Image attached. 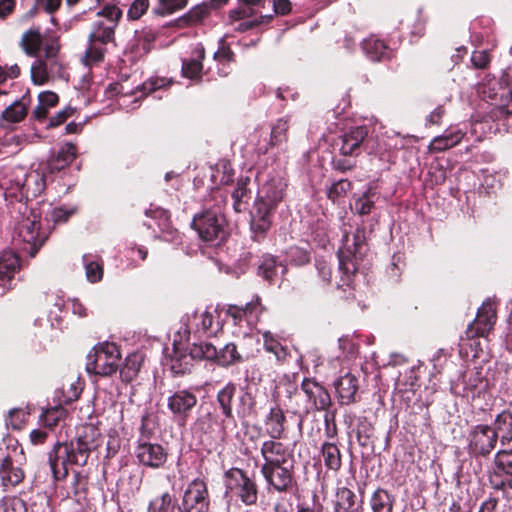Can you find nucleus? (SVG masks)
Segmentation results:
<instances>
[{
	"label": "nucleus",
	"instance_id": "obj_1",
	"mask_svg": "<svg viewBox=\"0 0 512 512\" xmlns=\"http://www.w3.org/2000/svg\"><path fill=\"white\" fill-rule=\"evenodd\" d=\"M0 189L3 190L7 211L16 223L13 242L34 258L48 239V233L41 228V215L28 207L21 179L5 176L0 181Z\"/></svg>",
	"mask_w": 512,
	"mask_h": 512
},
{
	"label": "nucleus",
	"instance_id": "obj_2",
	"mask_svg": "<svg viewBox=\"0 0 512 512\" xmlns=\"http://www.w3.org/2000/svg\"><path fill=\"white\" fill-rule=\"evenodd\" d=\"M260 453V472L267 486L277 493H289L297 485L294 450L281 441L266 440Z\"/></svg>",
	"mask_w": 512,
	"mask_h": 512
},
{
	"label": "nucleus",
	"instance_id": "obj_3",
	"mask_svg": "<svg viewBox=\"0 0 512 512\" xmlns=\"http://www.w3.org/2000/svg\"><path fill=\"white\" fill-rule=\"evenodd\" d=\"M84 433L69 442H56L48 453V463L55 480L68 476V467L84 466L92 450L96 448L95 435L98 429L92 425L83 428Z\"/></svg>",
	"mask_w": 512,
	"mask_h": 512
},
{
	"label": "nucleus",
	"instance_id": "obj_4",
	"mask_svg": "<svg viewBox=\"0 0 512 512\" xmlns=\"http://www.w3.org/2000/svg\"><path fill=\"white\" fill-rule=\"evenodd\" d=\"M368 251L366 228L359 226L353 233L352 245H347L338 251L340 278L337 282V290L342 291L344 300L355 298L354 278L359 270V263Z\"/></svg>",
	"mask_w": 512,
	"mask_h": 512
},
{
	"label": "nucleus",
	"instance_id": "obj_5",
	"mask_svg": "<svg viewBox=\"0 0 512 512\" xmlns=\"http://www.w3.org/2000/svg\"><path fill=\"white\" fill-rule=\"evenodd\" d=\"M369 128L365 125L351 127L333 139L331 143V167L345 173L357 165L356 158L368 150Z\"/></svg>",
	"mask_w": 512,
	"mask_h": 512
},
{
	"label": "nucleus",
	"instance_id": "obj_6",
	"mask_svg": "<svg viewBox=\"0 0 512 512\" xmlns=\"http://www.w3.org/2000/svg\"><path fill=\"white\" fill-rule=\"evenodd\" d=\"M211 201L215 202L213 206L196 214L191 226L202 241L220 243L227 237L226 219L222 212V208L227 203V195L220 188L212 189L209 198L206 199V204Z\"/></svg>",
	"mask_w": 512,
	"mask_h": 512
},
{
	"label": "nucleus",
	"instance_id": "obj_7",
	"mask_svg": "<svg viewBox=\"0 0 512 512\" xmlns=\"http://www.w3.org/2000/svg\"><path fill=\"white\" fill-rule=\"evenodd\" d=\"M235 403L236 414L240 418L249 416L255 406V400L250 392H238L237 384L229 381L221 389H219L216 394V404L221 414L224 416V419H222L220 422V434L222 440H224L228 435L227 428L229 424L233 422L234 426H236L235 415L233 411V406Z\"/></svg>",
	"mask_w": 512,
	"mask_h": 512
},
{
	"label": "nucleus",
	"instance_id": "obj_8",
	"mask_svg": "<svg viewBox=\"0 0 512 512\" xmlns=\"http://www.w3.org/2000/svg\"><path fill=\"white\" fill-rule=\"evenodd\" d=\"M226 494H230L245 506H254L259 498V485L255 476L247 471L232 467L224 473Z\"/></svg>",
	"mask_w": 512,
	"mask_h": 512
},
{
	"label": "nucleus",
	"instance_id": "obj_9",
	"mask_svg": "<svg viewBox=\"0 0 512 512\" xmlns=\"http://www.w3.org/2000/svg\"><path fill=\"white\" fill-rule=\"evenodd\" d=\"M120 359L118 345L112 342L99 343L87 355L86 371L101 377H111L118 372Z\"/></svg>",
	"mask_w": 512,
	"mask_h": 512
},
{
	"label": "nucleus",
	"instance_id": "obj_10",
	"mask_svg": "<svg viewBox=\"0 0 512 512\" xmlns=\"http://www.w3.org/2000/svg\"><path fill=\"white\" fill-rule=\"evenodd\" d=\"M179 504L181 512H210L211 499L207 481L197 477L189 482Z\"/></svg>",
	"mask_w": 512,
	"mask_h": 512
},
{
	"label": "nucleus",
	"instance_id": "obj_11",
	"mask_svg": "<svg viewBox=\"0 0 512 512\" xmlns=\"http://www.w3.org/2000/svg\"><path fill=\"white\" fill-rule=\"evenodd\" d=\"M66 65L60 59H36L31 66L33 84L41 86L55 80L69 81Z\"/></svg>",
	"mask_w": 512,
	"mask_h": 512
},
{
	"label": "nucleus",
	"instance_id": "obj_12",
	"mask_svg": "<svg viewBox=\"0 0 512 512\" xmlns=\"http://www.w3.org/2000/svg\"><path fill=\"white\" fill-rule=\"evenodd\" d=\"M498 437L489 425L478 424L468 434V453L475 458L487 457L496 448Z\"/></svg>",
	"mask_w": 512,
	"mask_h": 512
},
{
	"label": "nucleus",
	"instance_id": "obj_13",
	"mask_svg": "<svg viewBox=\"0 0 512 512\" xmlns=\"http://www.w3.org/2000/svg\"><path fill=\"white\" fill-rule=\"evenodd\" d=\"M497 318L496 303L490 299L484 301L478 308L474 321L468 325L465 331L466 338H486L494 329Z\"/></svg>",
	"mask_w": 512,
	"mask_h": 512
},
{
	"label": "nucleus",
	"instance_id": "obj_14",
	"mask_svg": "<svg viewBox=\"0 0 512 512\" xmlns=\"http://www.w3.org/2000/svg\"><path fill=\"white\" fill-rule=\"evenodd\" d=\"M135 455L141 465L152 469L162 468L168 459V451L165 447L145 439H138Z\"/></svg>",
	"mask_w": 512,
	"mask_h": 512
},
{
	"label": "nucleus",
	"instance_id": "obj_15",
	"mask_svg": "<svg viewBox=\"0 0 512 512\" xmlns=\"http://www.w3.org/2000/svg\"><path fill=\"white\" fill-rule=\"evenodd\" d=\"M197 403L198 398L190 389L177 390L167 399V407L170 412L184 424L191 416Z\"/></svg>",
	"mask_w": 512,
	"mask_h": 512
},
{
	"label": "nucleus",
	"instance_id": "obj_16",
	"mask_svg": "<svg viewBox=\"0 0 512 512\" xmlns=\"http://www.w3.org/2000/svg\"><path fill=\"white\" fill-rule=\"evenodd\" d=\"M301 390L307 397L308 402L317 411H328L332 400L328 390L314 378H304L301 383Z\"/></svg>",
	"mask_w": 512,
	"mask_h": 512
},
{
	"label": "nucleus",
	"instance_id": "obj_17",
	"mask_svg": "<svg viewBox=\"0 0 512 512\" xmlns=\"http://www.w3.org/2000/svg\"><path fill=\"white\" fill-rule=\"evenodd\" d=\"M22 262L14 250H4L0 254V287L6 290L13 288L15 275L21 270Z\"/></svg>",
	"mask_w": 512,
	"mask_h": 512
},
{
	"label": "nucleus",
	"instance_id": "obj_18",
	"mask_svg": "<svg viewBox=\"0 0 512 512\" xmlns=\"http://www.w3.org/2000/svg\"><path fill=\"white\" fill-rule=\"evenodd\" d=\"M286 272L287 266L284 265L277 256L270 253H264L259 257L256 274L269 285H274L279 279V275H284Z\"/></svg>",
	"mask_w": 512,
	"mask_h": 512
},
{
	"label": "nucleus",
	"instance_id": "obj_19",
	"mask_svg": "<svg viewBox=\"0 0 512 512\" xmlns=\"http://www.w3.org/2000/svg\"><path fill=\"white\" fill-rule=\"evenodd\" d=\"M286 188L287 182L282 177H271L258 191L256 200L277 209L285 197Z\"/></svg>",
	"mask_w": 512,
	"mask_h": 512
},
{
	"label": "nucleus",
	"instance_id": "obj_20",
	"mask_svg": "<svg viewBox=\"0 0 512 512\" xmlns=\"http://www.w3.org/2000/svg\"><path fill=\"white\" fill-rule=\"evenodd\" d=\"M77 146L71 142H67L60 147L55 155H52L46 165L47 174L53 175L59 173L76 159Z\"/></svg>",
	"mask_w": 512,
	"mask_h": 512
},
{
	"label": "nucleus",
	"instance_id": "obj_21",
	"mask_svg": "<svg viewBox=\"0 0 512 512\" xmlns=\"http://www.w3.org/2000/svg\"><path fill=\"white\" fill-rule=\"evenodd\" d=\"M334 387L340 405H349L356 401L359 389L358 378L352 373H346L334 382Z\"/></svg>",
	"mask_w": 512,
	"mask_h": 512
},
{
	"label": "nucleus",
	"instance_id": "obj_22",
	"mask_svg": "<svg viewBox=\"0 0 512 512\" xmlns=\"http://www.w3.org/2000/svg\"><path fill=\"white\" fill-rule=\"evenodd\" d=\"M286 422L285 413L278 404L270 408L265 418L267 434L270 436L269 440L280 441V439L285 437Z\"/></svg>",
	"mask_w": 512,
	"mask_h": 512
},
{
	"label": "nucleus",
	"instance_id": "obj_23",
	"mask_svg": "<svg viewBox=\"0 0 512 512\" xmlns=\"http://www.w3.org/2000/svg\"><path fill=\"white\" fill-rule=\"evenodd\" d=\"M361 509L362 500L358 501L354 491L345 486L336 488L333 500L334 512H360Z\"/></svg>",
	"mask_w": 512,
	"mask_h": 512
},
{
	"label": "nucleus",
	"instance_id": "obj_24",
	"mask_svg": "<svg viewBox=\"0 0 512 512\" xmlns=\"http://www.w3.org/2000/svg\"><path fill=\"white\" fill-rule=\"evenodd\" d=\"M361 46L371 61L382 62L393 57V50L383 40L375 36L365 39Z\"/></svg>",
	"mask_w": 512,
	"mask_h": 512
},
{
	"label": "nucleus",
	"instance_id": "obj_25",
	"mask_svg": "<svg viewBox=\"0 0 512 512\" xmlns=\"http://www.w3.org/2000/svg\"><path fill=\"white\" fill-rule=\"evenodd\" d=\"M214 317L211 312L203 311L193 312L188 316L187 327L190 332L198 334L199 336L211 337L215 335V331L212 329Z\"/></svg>",
	"mask_w": 512,
	"mask_h": 512
},
{
	"label": "nucleus",
	"instance_id": "obj_26",
	"mask_svg": "<svg viewBox=\"0 0 512 512\" xmlns=\"http://www.w3.org/2000/svg\"><path fill=\"white\" fill-rule=\"evenodd\" d=\"M145 356L140 352L129 354L122 365L119 364V376L122 382L131 383L134 381L141 370Z\"/></svg>",
	"mask_w": 512,
	"mask_h": 512
},
{
	"label": "nucleus",
	"instance_id": "obj_27",
	"mask_svg": "<svg viewBox=\"0 0 512 512\" xmlns=\"http://www.w3.org/2000/svg\"><path fill=\"white\" fill-rule=\"evenodd\" d=\"M116 23H107L103 20L92 24L91 32L88 35V42L107 45L115 42Z\"/></svg>",
	"mask_w": 512,
	"mask_h": 512
},
{
	"label": "nucleus",
	"instance_id": "obj_28",
	"mask_svg": "<svg viewBox=\"0 0 512 512\" xmlns=\"http://www.w3.org/2000/svg\"><path fill=\"white\" fill-rule=\"evenodd\" d=\"M461 129L445 131L444 134L436 136L430 142L428 149L431 153L444 152L458 145L465 136Z\"/></svg>",
	"mask_w": 512,
	"mask_h": 512
},
{
	"label": "nucleus",
	"instance_id": "obj_29",
	"mask_svg": "<svg viewBox=\"0 0 512 512\" xmlns=\"http://www.w3.org/2000/svg\"><path fill=\"white\" fill-rule=\"evenodd\" d=\"M24 471L13 465L12 458L6 456L0 463V478L3 486H16L24 479Z\"/></svg>",
	"mask_w": 512,
	"mask_h": 512
},
{
	"label": "nucleus",
	"instance_id": "obj_30",
	"mask_svg": "<svg viewBox=\"0 0 512 512\" xmlns=\"http://www.w3.org/2000/svg\"><path fill=\"white\" fill-rule=\"evenodd\" d=\"M251 179L248 176H241L238 178L236 188L232 193L233 208L236 212L240 213L245 210V205L248 204L252 197V191L248 187Z\"/></svg>",
	"mask_w": 512,
	"mask_h": 512
},
{
	"label": "nucleus",
	"instance_id": "obj_31",
	"mask_svg": "<svg viewBox=\"0 0 512 512\" xmlns=\"http://www.w3.org/2000/svg\"><path fill=\"white\" fill-rule=\"evenodd\" d=\"M290 128L289 118L282 117L276 120L271 127L270 139L268 145L262 151L266 154L270 148L281 146L288 141V131Z\"/></svg>",
	"mask_w": 512,
	"mask_h": 512
},
{
	"label": "nucleus",
	"instance_id": "obj_32",
	"mask_svg": "<svg viewBox=\"0 0 512 512\" xmlns=\"http://www.w3.org/2000/svg\"><path fill=\"white\" fill-rule=\"evenodd\" d=\"M377 195L376 187L369 184L361 195L354 198V204L351 206L354 213L360 216L370 214L375 207V198H377Z\"/></svg>",
	"mask_w": 512,
	"mask_h": 512
},
{
	"label": "nucleus",
	"instance_id": "obj_33",
	"mask_svg": "<svg viewBox=\"0 0 512 512\" xmlns=\"http://www.w3.org/2000/svg\"><path fill=\"white\" fill-rule=\"evenodd\" d=\"M147 512H181L177 498L169 491L151 499L147 506Z\"/></svg>",
	"mask_w": 512,
	"mask_h": 512
},
{
	"label": "nucleus",
	"instance_id": "obj_34",
	"mask_svg": "<svg viewBox=\"0 0 512 512\" xmlns=\"http://www.w3.org/2000/svg\"><path fill=\"white\" fill-rule=\"evenodd\" d=\"M492 428L502 445L509 444L512 441V412L503 410L499 413Z\"/></svg>",
	"mask_w": 512,
	"mask_h": 512
},
{
	"label": "nucleus",
	"instance_id": "obj_35",
	"mask_svg": "<svg viewBox=\"0 0 512 512\" xmlns=\"http://www.w3.org/2000/svg\"><path fill=\"white\" fill-rule=\"evenodd\" d=\"M246 359L247 358L239 352L236 343L229 342L224 347L219 349L216 365L227 369L236 364L244 362Z\"/></svg>",
	"mask_w": 512,
	"mask_h": 512
},
{
	"label": "nucleus",
	"instance_id": "obj_36",
	"mask_svg": "<svg viewBox=\"0 0 512 512\" xmlns=\"http://www.w3.org/2000/svg\"><path fill=\"white\" fill-rule=\"evenodd\" d=\"M321 455L327 470L338 472L342 467V454L335 442L325 441L321 445Z\"/></svg>",
	"mask_w": 512,
	"mask_h": 512
},
{
	"label": "nucleus",
	"instance_id": "obj_37",
	"mask_svg": "<svg viewBox=\"0 0 512 512\" xmlns=\"http://www.w3.org/2000/svg\"><path fill=\"white\" fill-rule=\"evenodd\" d=\"M394 504L395 497L384 488H377L370 498L373 512H393Z\"/></svg>",
	"mask_w": 512,
	"mask_h": 512
},
{
	"label": "nucleus",
	"instance_id": "obj_38",
	"mask_svg": "<svg viewBox=\"0 0 512 512\" xmlns=\"http://www.w3.org/2000/svg\"><path fill=\"white\" fill-rule=\"evenodd\" d=\"M43 44V37L39 29H29L21 37L20 46L31 57H37Z\"/></svg>",
	"mask_w": 512,
	"mask_h": 512
},
{
	"label": "nucleus",
	"instance_id": "obj_39",
	"mask_svg": "<svg viewBox=\"0 0 512 512\" xmlns=\"http://www.w3.org/2000/svg\"><path fill=\"white\" fill-rule=\"evenodd\" d=\"M218 415L213 410H207L198 414L194 422V430L207 438H211L218 424Z\"/></svg>",
	"mask_w": 512,
	"mask_h": 512
},
{
	"label": "nucleus",
	"instance_id": "obj_40",
	"mask_svg": "<svg viewBox=\"0 0 512 512\" xmlns=\"http://www.w3.org/2000/svg\"><path fill=\"white\" fill-rule=\"evenodd\" d=\"M26 193V201L36 198L45 189V175L36 171L31 172L22 180Z\"/></svg>",
	"mask_w": 512,
	"mask_h": 512
},
{
	"label": "nucleus",
	"instance_id": "obj_41",
	"mask_svg": "<svg viewBox=\"0 0 512 512\" xmlns=\"http://www.w3.org/2000/svg\"><path fill=\"white\" fill-rule=\"evenodd\" d=\"M374 431V426L366 417H361L358 419L356 427V438L358 444L362 448L372 449L374 447Z\"/></svg>",
	"mask_w": 512,
	"mask_h": 512
},
{
	"label": "nucleus",
	"instance_id": "obj_42",
	"mask_svg": "<svg viewBox=\"0 0 512 512\" xmlns=\"http://www.w3.org/2000/svg\"><path fill=\"white\" fill-rule=\"evenodd\" d=\"M205 57L204 49L201 50L198 59H184L182 61L181 72L183 77L200 81L202 79L203 64L202 60Z\"/></svg>",
	"mask_w": 512,
	"mask_h": 512
},
{
	"label": "nucleus",
	"instance_id": "obj_43",
	"mask_svg": "<svg viewBox=\"0 0 512 512\" xmlns=\"http://www.w3.org/2000/svg\"><path fill=\"white\" fill-rule=\"evenodd\" d=\"M488 482L495 491H501L505 497L512 490V476L494 468L489 473Z\"/></svg>",
	"mask_w": 512,
	"mask_h": 512
},
{
	"label": "nucleus",
	"instance_id": "obj_44",
	"mask_svg": "<svg viewBox=\"0 0 512 512\" xmlns=\"http://www.w3.org/2000/svg\"><path fill=\"white\" fill-rule=\"evenodd\" d=\"M191 355L197 360H206L217 363L218 349L210 342L195 343L191 346Z\"/></svg>",
	"mask_w": 512,
	"mask_h": 512
},
{
	"label": "nucleus",
	"instance_id": "obj_45",
	"mask_svg": "<svg viewBox=\"0 0 512 512\" xmlns=\"http://www.w3.org/2000/svg\"><path fill=\"white\" fill-rule=\"evenodd\" d=\"M272 223V220H266L250 215L251 239L257 243L264 241L272 227Z\"/></svg>",
	"mask_w": 512,
	"mask_h": 512
},
{
	"label": "nucleus",
	"instance_id": "obj_46",
	"mask_svg": "<svg viewBox=\"0 0 512 512\" xmlns=\"http://www.w3.org/2000/svg\"><path fill=\"white\" fill-rule=\"evenodd\" d=\"M197 360L195 357H192L191 350L188 354L185 353H175V356L172 358L171 369L174 375L183 376L186 374H190L193 368V361Z\"/></svg>",
	"mask_w": 512,
	"mask_h": 512
},
{
	"label": "nucleus",
	"instance_id": "obj_47",
	"mask_svg": "<svg viewBox=\"0 0 512 512\" xmlns=\"http://www.w3.org/2000/svg\"><path fill=\"white\" fill-rule=\"evenodd\" d=\"M212 10L214 9L209 1L203 2L192 7L180 20L184 21L186 25H193L208 17Z\"/></svg>",
	"mask_w": 512,
	"mask_h": 512
},
{
	"label": "nucleus",
	"instance_id": "obj_48",
	"mask_svg": "<svg viewBox=\"0 0 512 512\" xmlns=\"http://www.w3.org/2000/svg\"><path fill=\"white\" fill-rule=\"evenodd\" d=\"M491 113L498 119L512 115V89L503 90Z\"/></svg>",
	"mask_w": 512,
	"mask_h": 512
},
{
	"label": "nucleus",
	"instance_id": "obj_49",
	"mask_svg": "<svg viewBox=\"0 0 512 512\" xmlns=\"http://www.w3.org/2000/svg\"><path fill=\"white\" fill-rule=\"evenodd\" d=\"M83 261L87 280L91 283H97L102 280L104 274V265L102 260H94L91 256L84 255Z\"/></svg>",
	"mask_w": 512,
	"mask_h": 512
},
{
	"label": "nucleus",
	"instance_id": "obj_50",
	"mask_svg": "<svg viewBox=\"0 0 512 512\" xmlns=\"http://www.w3.org/2000/svg\"><path fill=\"white\" fill-rule=\"evenodd\" d=\"M287 261L295 267L305 266L311 261V251L309 249L291 246L286 252Z\"/></svg>",
	"mask_w": 512,
	"mask_h": 512
},
{
	"label": "nucleus",
	"instance_id": "obj_51",
	"mask_svg": "<svg viewBox=\"0 0 512 512\" xmlns=\"http://www.w3.org/2000/svg\"><path fill=\"white\" fill-rule=\"evenodd\" d=\"M264 349L275 355L277 360H283L287 356L286 348L278 341V339L270 332L265 331L263 334Z\"/></svg>",
	"mask_w": 512,
	"mask_h": 512
},
{
	"label": "nucleus",
	"instance_id": "obj_52",
	"mask_svg": "<svg viewBox=\"0 0 512 512\" xmlns=\"http://www.w3.org/2000/svg\"><path fill=\"white\" fill-rule=\"evenodd\" d=\"M27 115V108L21 101H15L1 114V118L10 123H18Z\"/></svg>",
	"mask_w": 512,
	"mask_h": 512
},
{
	"label": "nucleus",
	"instance_id": "obj_53",
	"mask_svg": "<svg viewBox=\"0 0 512 512\" xmlns=\"http://www.w3.org/2000/svg\"><path fill=\"white\" fill-rule=\"evenodd\" d=\"M353 185L348 179H340L333 183L328 189L327 198L333 203L337 202L340 198H344L349 191H351Z\"/></svg>",
	"mask_w": 512,
	"mask_h": 512
},
{
	"label": "nucleus",
	"instance_id": "obj_54",
	"mask_svg": "<svg viewBox=\"0 0 512 512\" xmlns=\"http://www.w3.org/2000/svg\"><path fill=\"white\" fill-rule=\"evenodd\" d=\"M494 468L512 476V449L499 450L494 456Z\"/></svg>",
	"mask_w": 512,
	"mask_h": 512
},
{
	"label": "nucleus",
	"instance_id": "obj_55",
	"mask_svg": "<svg viewBox=\"0 0 512 512\" xmlns=\"http://www.w3.org/2000/svg\"><path fill=\"white\" fill-rule=\"evenodd\" d=\"M67 415V410L62 406H55L47 409L42 415V420L45 426L53 428L63 420Z\"/></svg>",
	"mask_w": 512,
	"mask_h": 512
},
{
	"label": "nucleus",
	"instance_id": "obj_56",
	"mask_svg": "<svg viewBox=\"0 0 512 512\" xmlns=\"http://www.w3.org/2000/svg\"><path fill=\"white\" fill-rule=\"evenodd\" d=\"M0 512H27V505L20 497L6 496L0 501Z\"/></svg>",
	"mask_w": 512,
	"mask_h": 512
},
{
	"label": "nucleus",
	"instance_id": "obj_57",
	"mask_svg": "<svg viewBox=\"0 0 512 512\" xmlns=\"http://www.w3.org/2000/svg\"><path fill=\"white\" fill-rule=\"evenodd\" d=\"M76 212L77 208L75 207H56L50 211L48 219L53 222L54 225L65 224Z\"/></svg>",
	"mask_w": 512,
	"mask_h": 512
},
{
	"label": "nucleus",
	"instance_id": "obj_58",
	"mask_svg": "<svg viewBox=\"0 0 512 512\" xmlns=\"http://www.w3.org/2000/svg\"><path fill=\"white\" fill-rule=\"evenodd\" d=\"M146 215L148 217H151V218L157 220V224L162 231L168 232L170 230V228L172 226V222H171V215H170L169 211L158 207L155 209L147 210Z\"/></svg>",
	"mask_w": 512,
	"mask_h": 512
},
{
	"label": "nucleus",
	"instance_id": "obj_59",
	"mask_svg": "<svg viewBox=\"0 0 512 512\" xmlns=\"http://www.w3.org/2000/svg\"><path fill=\"white\" fill-rule=\"evenodd\" d=\"M106 49L94 42H88V47L84 54V62L86 65H93L104 60Z\"/></svg>",
	"mask_w": 512,
	"mask_h": 512
},
{
	"label": "nucleus",
	"instance_id": "obj_60",
	"mask_svg": "<svg viewBox=\"0 0 512 512\" xmlns=\"http://www.w3.org/2000/svg\"><path fill=\"white\" fill-rule=\"evenodd\" d=\"M28 413L22 409H13L6 418V426L13 430H21L27 422Z\"/></svg>",
	"mask_w": 512,
	"mask_h": 512
},
{
	"label": "nucleus",
	"instance_id": "obj_61",
	"mask_svg": "<svg viewBox=\"0 0 512 512\" xmlns=\"http://www.w3.org/2000/svg\"><path fill=\"white\" fill-rule=\"evenodd\" d=\"M276 208L270 207L267 204H265L263 201L256 200L253 204V209L250 212V215H253L258 218L266 219V220H272L274 214L276 212Z\"/></svg>",
	"mask_w": 512,
	"mask_h": 512
},
{
	"label": "nucleus",
	"instance_id": "obj_62",
	"mask_svg": "<svg viewBox=\"0 0 512 512\" xmlns=\"http://www.w3.org/2000/svg\"><path fill=\"white\" fill-rule=\"evenodd\" d=\"M213 58L219 62H233L235 61V54L230 48L229 44L226 43L224 38L219 41V48L214 53Z\"/></svg>",
	"mask_w": 512,
	"mask_h": 512
},
{
	"label": "nucleus",
	"instance_id": "obj_63",
	"mask_svg": "<svg viewBox=\"0 0 512 512\" xmlns=\"http://www.w3.org/2000/svg\"><path fill=\"white\" fill-rule=\"evenodd\" d=\"M159 14H172L186 7L188 0H159Z\"/></svg>",
	"mask_w": 512,
	"mask_h": 512
},
{
	"label": "nucleus",
	"instance_id": "obj_64",
	"mask_svg": "<svg viewBox=\"0 0 512 512\" xmlns=\"http://www.w3.org/2000/svg\"><path fill=\"white\" fill-rule=\"evenodd\" d=\"M315 267L323 286H329L332 280V268L323 259L316 260Z\"/></svg>",
	"mask_w": 512,
	"mask_h": 512
}]
</instances>
